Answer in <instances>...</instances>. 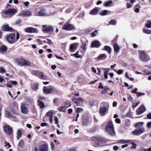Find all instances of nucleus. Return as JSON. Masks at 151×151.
<instances>
[{
    "label": "nucleus",
    "mask_w": 151,
    "mask_h": 151,
    "mask_svg": "<svg viewBox=\"0 0 151 151\" xmlns=\"http://www.w3.org/2000/svg\"><path fill=\"white\" fill-rule=\"evenodd\" d=\"M16 37L15 33H11L8 34L6 36V40L10 44L14 43L17 41L19 38V33L17 31H16Z\"/></svg>",
    "instance_id": "nucleus-1"
},
{
    "label": "nucleus",
    "mask_w": 151,
    "mask_h": 151,
    "mask_svg": "<svg viewBox=\"0 0 151 151\" xmlns=\"http://www.w3.org/2000/svg\"><path fill=\"white\" fill-rule=\"evenodd\" d=\"M106 131L111 136L115 135V132L114 128V126L111 121H109L106 125Z\"/></svg>",
    "instance_id": "nucleus-2"
},
{
    "label": "nucleus",
    "mask_w": 151,
    "mask_h": 151,
    "mask_svg": "<svg viewBox=\"0 0 151 151\" xmlns=\"http://www.w3.org/2000/svg\"><path fill=\"white\" fill-rule=\"evenodd\" d=\"M9 109L15 115H18L19 110L18 104L15 101L12 102L9 106Z\"/></svg>",
    "instance_id": "nucleus-3"
},
{
    "label": "nucleus",
    "mask_w": 151,
    "mask_h": 151,
    "mask_svg": "<svg viewBox=\"0 0 151 151\" xmlns=\"http://www.w3.org/2000/svg\"><path fill=\"white\" fill-rule=\"evenodd\" d=\"M17 62L18 64L21 66H30L31 65V63L29 61L26 60L23 58L17 59Z\"/></svg>",
    "instance_id": "nucleus-4"
},
{
    "label": "nucleus",
    "mask_w": 151,
    "mask_h": 151,
    "mask_svg": "<svg viewBox=\"0 0 151 151\" xmlns=\"http://www.w3.org/2000/svg\"><path fill=\"white\" fill-rule=\"evenodd\" d=\"M139 55L140 59L143 62L147 61L150 59L149 57L147 56L145 52L143 51H139Z\"/></svg>",
    "instance_id": "nucleus-5"
},
{
    "label": "nucleus",
    "mask_w": 151,
    "mask_h": 151,
    "mask_svg": "<svg viewBox=\"0 0 151 151\" xmlns=\"http://www.w3.org/2000/svg\"><path fill=\"white\" fill-rule=\"evenodd\" d=\"M46 99L45 97L41 96L39 97V99L37 101V105L39 106L40 108L42 109L45 107V104L42 101V100Z\"/></svg>",
    "instance_id": "nucleus-6"
},
{
    "label": "nucleus",
    "mask_w": 151,
    "mask_h": 151,
    "mask_svg": "<svg viewBox=\"0 0 151 151\" xmlns=\"http://www.w3.org/2000/svg\"><path fill=\"white\" fill-rule=\"evenodd\" d=\"M62 28L64 30L70 31L75 29L74 25L68 22H66L63 26Z\"/></svg>",
    "instance_id": "nucleus-7"
},
{
    "label": "nucleus",
    "mask_w": 151,
    "mask_h": 151,
    "mask_svg": "<svg viewBox=\"0 0 151 151\" xmlns=\"http://www.w3.org/2000/svg\"><path fill=\"white\" fill-rule=\"evenodd\" d=\"M43 28L42 30L45 32L48 33L50 32H52L53 31V28L51 26H46V25H43Z\"/></svg>",
    "instance_id": "nucleus-8"
},
{
    "label": "nucleus",
    "mask_w": 151,
    "mask_h": 151,
    "mask_svg": "<svg viewBox=\"0 0 151 151\" xmlns=\"http://www.w3.org/2000/svg\"><path fill=\"white\" fill-rule=\"evenodd\" d=\"M1 29L5 32H13L15 31L13 28L9 27L7 24L3 25Z\"/></svg>",
    "instance_id": "nucleus-9"
},
{
    "label": "nucleus",
    "mask_w": 151,
    "mask_h": 151,
    "mask_svg": "<svg viewBox=\"0 0 151 151\" xmlns=\"http://www.w3.org/2000/svg\"><path fill=\"white\" fill-rule=\"evenodd\" d=\"M3 128L4 132L6 134H11L12 133H13L12 129L9 126L5 125Z\"/></svg>",
    "instance_id": "nucleus-10"
},
{
    "label": "nucleus",
    "mask_w": 151,
    "mask_h": 151,
    "mask_svg": "<svg viewBox=\"0 0 151 151\" xmlns=\"http://www.w3.org/2000/svg\"><path fill=\"white\" fill-rule=\"evenodd\" d=\"M17 12V10L14 9H9L8 10L4 12V13L6 15H13Z\"/></svg>",
    "instance_id": "nucleus-11"
},
{
    "label": "nucleus",
    "mask_w": 151,
    "mask_h": 151,
    "mask_svg": "<svg viewBox=\"0 0 151 151\" xmlns=\"http://www.w3.org/2000/svg\"><path fill=\"white\" fill-rule=\"evenodd\" d=\"M107 112L106 108L104 106H102L99 108V113L101 116H105Z\"/></svg>",
    "instance_id": "nucleus-12"
},
{
    "label": "nucleus",
    "mask_w": 151,
    "mask_h": 151,
    "mask_svg": "<svg viewBox=\"0 0 151 151\" xmlns=\"http://www.w3.org/2000/svg\"><path fill=\"white\" fill-rule=\"evenodd\" d=\"M72 100L77 105H78L80 103H82L83 101V99L81 97H78L77 99L75 96H73L72 98Z\"/></svg>",
    "instance_id": "nucleus-13"
},
{
    "label": "nucleus",
    "mask_w": 151,
    "mask_h": 151,
    "mask_svg": "<svg viewBox=\"0 0 151 151\" xmlns=\"http://www.w3.org/2000/svg\"><path fill=\"white\" fill-rule=\"evenodd\" d=\"M25 32L29 33L38 32L37 29L33 27H27L25 29Z\"/></svg>",
    "instance_id": "nucleus-14"
},
{
    "label": "nucleus",
    "mask_w": 151,
    "mask_h": 151,
    "mask_svg": "<svg viewBox=\"0 0 151 151\" xmlns=\"http://www.w3.org/2000/svg\"><path fill=\"white\" fill-rule=\"evenodd\" d=\"M43 90L44 93L49 94L53 91L54 89L51 88H47L46 86H44L43 88Z\"/></svg>",
    "instance_id": "nucleus-15"
},
{
    "label": "nucleus",
    "mask_w": 151,
    "mask_h": 151,
    "mask_svg": "<svg viewBox=\"0 0 151 151\" xmlns=\"http://www.w3.org/2000/svg\"><path fill=\"white\" fill-rule=\"evenodd\" d=\"M138 129L135 130L132 132V133L135 135H138L143 133L145 131L144 128L141 129Z\"/></svg>",
    "instance_id": "nucleus-16"
},
{
    "label": "nucleus",
    "mask_w": 151,
    "mask_h": 151,
    "mask_svg": "<svg viewBox=\"0 0 151 151\" xmlns=\"http://www.w3.org/2000/svg\"><path fill=\"white\" fill-rule=\"evenodd\" d=\"M7 50V46L4 45H0V52L2 54H5Z\"/></svg>",
    "instance_id": "nucleus-17"
},
{
    "label": "nucleus",
    "mask_w": 151,
    "mask_h": 151,
    "mask_svg": "<svg viewBox=\"0 0 151 151\" xmlns=\"http://www.w3.org/2000/svg\"><path fill=\"white\" fill-rule=\"evenodd\" d=\"M40 151H48V147L47 144H42L40 145L39 147Z\"/></svg>",
    "instance_id": "nucleus-18"
},
{
    "label": "nucleus",
    "mask_w": 151,
    "mask_h": 151,
    "mask_svg": "<svg viewBox=\"0 0 151 151\" xmlns=\"http://www.w3.org/2000/svg\"><path fill=\"white\" fill-rule=\"evenodd\" d=\"M101 45V43L97 40H94L91 43V46L93 47H99Z\"/></svg>",
    "instance_id": "nucleus-19"
},
{
    "label": "nucleus",
    "mask_w": 151,
    "mask_h": 151,
    "mask_svg": "<svg viewBox=\"0 0 151 151\" xmlns=\"http://www.w3.org/2000/svg\"><path fill=\"white\" fill-rule=\"evenodd\" d=\"M37 77L41 79L47 80V76L44 74L43 72H41L40 70L38 73Z\"/></svg>",
    "instance_id": "nucleus-20"
},
{
    "label": "nucleus",
    "mask_w": 151,
    "mask_h": 151,
    "mask_svg": "<svg viewBox=\"0 0 151 151\" xmlns=\"http://www.w3.org/2000/svg\"><path fill=\"white\" fill-rule=\"evenodd\" d=\"M6 115H8V117L12 118L14 119H16V117L14 115V114L11 111H6Z\"/></svg>",
    "instance_id": "nucleus-21"
},
{
    "label": "nucleus",
    "mask_w": 151,
    "mask_h": 151,
    "mask_svg": "<svg viewBox=\"0 0 151 151\" xmlns=\"http://www.w3.org/2000/svg\"><path fill=\"white\" fill-rule=\"evenodd\" d=\"M77 43H73L71 44L70 47V50L71 52H73L76 51L78 46Z\"/></svg>",
    "instance_id": "nucleus-22"
},
{
    "label": "nucleus",
    "mask_w": 151,
    "mask_h": 151,
    "mask_svg": "<svg viewBox=\"0 0 151 151\" xmlns=\"http://www.w3.org/2000/svg\"><path fill=\"white\" fill-rule=\"evenodd\" d=\"M145 110V108L144 105H141L137 109V112L138 114H140L144 112Z\"/></svg>",
    "instance_id": "nucleus-23"
},
{
    "label": "nucleus",
    "mask_w": 151,
    "mask_h": 151,
    "mask_svg": "<svg viewBox=\"0 0 151 151\" xmlns=\"http://www.w3.org/2000/svg\"><path fill=\"white\" fill-rule=\"evenodd\" d=\"M21 110L22 113L26 114L27 113L28 110L25 104H22L21 106Z\"/></svg>",
    "instance_id": "nucleus-24"
},
{
    "label": "nucleus",
    "mask_w": 151,
    "mask_h": 151,
    "mask_svg": "<svg viewBox=\"0 0 151 151\" xmlns=\"http://www.w3.org/2000/svg\"><path fill=\"white\" fill-rule=\"evenodd\" d=\"M102 70L104 71V76L106 79H107L108 78V76L109 72V69L107 68H102Z\"/></svg>",
    "instance_id": "nucleus-25"
},
{
    "label": "nucleus",
    "mask_w": 151,
    "mask_h": 151,
    "mask_svg": "<svg viewBox=\"0 0 151 151\" xmlns=\"http://www.w3.org/2000/svg\"><path fill=\"white\" fill-rule=\"evenodd\" d=\"M144 123L143 122H140L137 123L135 125V127L137 129H141L143 128V127Z\"/></svg>",
    "instance_id": "nucleus-26"
},
{
    "label": "nucleus",
    "mask_w": 151,
    "mask_h": 151,
    "mask_svg": "<svg viewBox=\"0 0 151 151\" xmlns=\"http://www.w3.org/2000/svg\"><path fill=\"white\" fill-rule=\"evenodd\" d=\"M99 11V9L98 8H95L91 11L90 14L92 15H95L98 14Z\"/></svg>",
    "instance_id": "nucleus-27"
},
{
    "label": "nucleus",
    "mask_w": 151,
    "mask_h": 151,
    "mask_svg": "<svg viewBox=\"0 0 151 151\" xmlns=\"http://www.w3.org/2000/svg\"><path fill=\"white\" fill-rule=\"evenodd\" d=\"M112 1H109L105 2L104 4V5L105 7H111L112 6Z\"/></svg>",
    "instance_id": "nucleus-28"
},
{
    "label": "nucleus",
    "mask_w": 151,
    "mask_h": 151,
    "mask_svg": "<svg viewBox=\"0 0 151 151\" xmlns=\"http://www.w3.org/2000/svg\"><path fill=\"white\" fill-rule=\"evenodd\" d=\"M102 50L106 51L109 54L111 53V48L108 46H105Z\"/></svg>",
    "instance_id": "nucleus-29"
},
{
    "label": "nucleus",
    "mask_w": 151,
    "mask_h": 151,
    "mask_svg": "<svg viewBox=\"0 0 151 151\" xmlns=\"http://www.w3.org/2000/svg\"><path fill=\"white\" fill-rule=\"evenodd\" d=\"M17 140H19V139L21 137L22 135V133L21 132V130L20 129H19L17 131Z\"/></svg>",
    "instance_id": "nucleus-30"
},
{
    "label": "nucleus",
    "mask_w": 151,
    "mask_h": 151,
    "mask_svg": "<svg viewBox=\"0 0 151 151\" xmlns=\"http://www.w3.org/2000/svg\"><path fill=\"white\" fill-rule=\"evenodd\" d=\"M100 139V138L99 137H92V141L95 143H97Z\"/></svg>",
    "instance_id": "nucleus-31"
},
{
    "label": "nucleus",
    "mask_w": 151,
    "mask_h": 151,
    "mask_svg": "<svg viewBox=\"0 0 151 151\" xmlns=\"http://www.w3.org/2000/svg\"><path fill=\"white\" fill-rule=\"evenodd\" d=\"M102 89L103 90L101 93L102 94H105L109 90V88L106 86H104Z\"/></svg>",
    "instance_id": "nucleus-32"
},
{
    "label": "nucleus",
    "mask_w": 151,
    "mask_h": 151,
    "mask_svg": "<svg viewBox=\"0 0 151 151\" xmlns=\"http://www.w3.org/2000/svg\"><path fill=\"white\" fill-rule=\"evenodd\" d=\"M22 14L25 16H30L31 15V13L29 11H27L24 12Z\"/></svg>",
    "instance_id": "nucleus-33"
},
{
    "label": "nucleus",
    "mask_w": 151,
    "mask_h": 151,
    "mask_svg": "<svg viewBox=\"0 0 151 151\" xmlns=\"http://www.w3.org/2000/svg\"><path fill=\"white\" fill-rule=\"evenodd\" d=\"M113 47L114 51L117 52H118L119 50V48L118 45L116 43H115Z\"/></svg>",
    "instance_id": "nucleus-34"
},
{
    "label": "nucleus",
    "mask_w": 151,
    "mask_h": 151,
    "mask_svg": "<svg viewBox=\"0 0 151 151\" xmlns=\"http://www.w3.org/2000/svg\"><path fill=\"white\" fill-rule=\"evenodd\" d=\"M38 14L40 16H44L45 14V10L44 9H41L40 11L38 12Z\"/></svg>",
    "instance_id": "nucleus-35"
},
{
    "label": "nucleus",
    "mask_w": 151,
    "mask_h": 151,
    "mask_svg": "<svg viewBox=\"0 0 151 151\" xmlns=\"http://www.w3.org/2000/svg\"><path fill=\"white\" fill-rule=\"evenodd\" d=\"M107 58V56L105 54H102L100 55L98 57L99 60H101L104 59H106Z\"/></svg>",
    "instance_id": "nucleus-36"
},
{
    "label": "nucleus",
    "mask_w": 151,
    "mask_h": 151,
    "mask_svg": "<svg viewBox=\"0 0 151 151\" xmlns=\"http://www.w3.org/2000/svg\"><path fill=\"white\" fill-rule=\"evenodd\" d=\"M66 108L65 107V106H60L58 108V111H62L63 112H65V109H66Z\"/></svg>",
    "instance_id": "nucleus-37"
},
{
    "label": "nucleus",
    "mask_w": 151,
    "mask_h": 151,
    "mask_svg": "<svg viewBox=\"0 0 151 151\" xmlns=\"http://www.w3.org/2000/svg\"><path fill=\"white\" fill-rule=\"evenodd\" d=\"M145 25L147 28H151V20H147L145 24Z\"/></svg>",
    "instance_id": "nucleus-38"
},
{
    "label": "nucleus",
    "mask_w": 151,
    "mask_h": 151,
    "mask_svg": "<svg viewBox=\"0 0 151 151\" xmlns=\"http://www.w3.org/2000/svg\"><path fill=\"white\" fill-rule=\"evenodd\" d=\"M143 32L144 33L148 34H151V29H149L146 28H143Z\"/></svg>",
    "instance_id": "nucleus-39"
},
{
    "label": "nucleus",
    "mask_w": 151,
    "mask_h": 151,
    "mask_svg": "<svg viewBox=\"0 0 151 151\" xmlns=\"http://www.w3.org/2000/svg\"><path fill=\"white\" fill-rule=\"evenodd\" d=\"M130 141L129 140H125L124 139H122L119 140L118 141V143L119 144H124L128 143L130 142Z\"/></svg>",
    "instance_id": "nucleus-40"
},
{
    "label": "nucleus",
    "mask_w": 151,
    "mask_h": 151,
    "mask_svg": "<svg viewBox=\"0 0 151 151\" xmlns=\"http://www.w3.org/2000/svg\"><path fill=\"white\" fill-rule=\"evenodd\" d=\"M24 141L22 139H21L19 141L18 144V146L20 147H21L22 146L24 145Z\"/></svg>",
    "instance_id": "nucleus-41"
},
{
    "label": "nucleus",
    "mask_w": 151,
    "mask_h": 151,
    "mask_svg": "<svg viewBox=\"0 0 151 151\" xmlns=\"http://www.w3.org/2000/svg\"><path fill=\"white\" fill-rule=\"evenodd\" d=\"M39 71V70H33L32 71L31 73L33 75L37 76Z\"/></svg>",
    "instance_id": "nucleus-42"
},
{
    "label": "nucleus",
    "mask_w": 151,
    "mask_h": 151,
    "mask_svg": "<svg viewBox=\"0 0 151 151\" xmlns=\"http://www.w3.org/2000/svg\"><path fill=\"white\" fill-rule=\"evenodd\" d=\"M32 88L33 90H37L38 88V84L37 83H35L32 86Z\"/></svg>",
    "instance_id": "nucleus-43"
},
{
    "label": "nucleus",
    "mask_w": 151,
    "mask_h": 151,
    "mask_svg": "<svg viewBox=\"0 0 151 151\" xmlns=\"http://www.w3.org/2000/svg\"><path fill=\"white\" fill-rule=\"evenodd\" d=\"M108 12V11L107 10H103L101 12L100 14L101 15H105L107 14Z\"/></svg>",
    "instance_id": "nucleus-44"
},
{
    "label": "nucleus",
    "mask_w": 151,
    "mask_h": 151,
    "mask_svg": "<svg viewBox=\"0 0 151 151\" xmlns=\"http://www.w3.org/2000/svg\"><path fill=\"white\" fill-rule=\"evenodd\" d=\"M98 32V30H95L93 33L91 34V36L93 37H95L96 36V34Z\"/></svg>",
    "instance_id": "nucleus-45"
},
{
    "label": "nucleus",
    "mask_w": 151,
    "mask_h": 151,
    "mask_svg": "<svg viewBox=\"0 0 151 151\" xmlns=\"http://www.w3.org/2000/svg\"><path fill=\"white\" fill-rule=\"evenodd\" d=\"M116 20H112L109 22V23L110 24L112 25H114L116 24Z\"/></svg>",
    "instance_id": "nucleus-46"
},
{
    "label": "nucleus",
    "mask_w": 151,
    "mask_h": 151,
    "mask_svg": "<svg viewBox=\"0 0 151 151\" xmlns=\"http://www.w3.org/2000/svg\"><path fill=\"white\" fill-rule=\"evenodd\" d=\"M12 81H10L9 82H7V84L6 86L7 87L9 88H11L12 86Z\"/></svg>",
    "instance_id": "nucleus-47"
},
{
    "label": "nucleus",
    "mask_w": 151,
    "mask_h": 151,
    "mask_svg": "<svg viewBox=\"0 0 151 151\" xmlns=\"http://www.w3.org/2000/svg\"><path fill=\"white\" fill-rule=\"evenodd\" d=\"M25 101L29 103H32V99L29 97H27L26 98Z\"/></svg>",
    "instance_id": "nucleus-48"
},
{
    "label": "nucleus",
    "mask_w": 151,
    "mask_h": 151,
    "mask_svg": "<svg viewBox=\"0 0 151 151\" xmlns=\"http://www.w3.org/2000/svg\"><path fill=\"white\" fill-rule=\"evenodd\" d=\"M83 110L81 108H78L76 109V112L77 113H79L81 112V111H83Z\"/></svg>",
    "instance_id": "nucleus-49"
},
{
    "label": "nucleus",
    "mask_w": 151,
    "mask_h": 151,
    "mask_svg": "<svg viewBox=\"0 0 151 151\" xmlns=\"http://www.w3.org/2000/svg\"><path fill=\"white\" fill-rule=\"evenodd\" d=\"M140 103L139 101H137L136 103H133L132 105V107L133 108H135Z\"/></svg>",
    "instance_id": "nucleus-50"
},
{
    "label": "nucleus",
    "mask_w": 151,
    "mask_h": 151,
    "mask_svg": "<svg viewBox=\"0 0 151 151\" xmlns=\"http://www.w3.org/2000/svg\"><path fill=\"white\" fill-rule=\"evenodd\" d=\"M71 104L70 103L68 102H67L65 103V106L66 108H67L71 106Z\"/></svg>",
    "instance_id": "nucleus-51"
},
{
    "label": "nucleus",
    "mask_w": 151,
    "mask_h": 151,
    "mask_svg": "<svg viewBox=\"0 0 151 151\" xmlns=\"http://www.w3.org/2000/svg\"><path fill=\"white\" fill-rule=\"evenodd\" d=\"M78 51H77V52L73 54V56L76 58H80L81 57V55H78Z\"/></svg>",
    "instance_id": "nucleus-52"
},
{
    "label": "nucleus",
    "mask_w": 151,
    "mask_h": 151,
    "mask_svg": "<svg viewBox=\"0 0 151 151\" xmlns=\"http://www.w3.org/2000/svg\"><path fill=\"white\" fill-rule=\"evenodd\" d=\"M145 95L144 93H142L141 92H138L137 93V97H139L141 96H143Z\"/></svg>",
    "instance_id": "nucleus-53"
},
{
    "label": "nucleus",
    "mask_w": 151,
    "mask_h": 151,
    "mask_svg": "<svg viewBox=\"0 0 151 151\" xmlns=\"http://www.w3.org/2000/svg\"><path fill=\"white\" fill-rule=\"evenodd\" d=\"M22 19H19L17 20L16 21L15 23L16 24H19L21 23V22H22Z\"/></svg>",
    "instance_id": "nucleus-54"
},
{
    "label": "nucleus",
    "mask_w": 151,
    "mask_h": 151,
    "mask_svg": "<svg viewBox=\"0 0 151 151\" xmlns=\"http://www.w3.org/2000/svg\"><path fill=\"white\" fill-rule=\"evenodd\" d=\"M143 72L145 75H149L151 73L150 72H149L148 70L146 69L143 70Z\"/></svg>",
    "instance_id": "nucleus-55"
},
{
    "label": "nucleus",
    "mask_w": 151,
    "mask_h": 151,
    "mask_svg": "<svg viewBox=\"0 0 151 151\" xmlns=\"http://www.w3.org/2000/svg\"><path fill=\"white\" fill-rule=\"evenodd\" d=\"M46 115L47 116L49 117H52V113L50 111H49L48 112H47L46 113Z\"/></svg>",
    "instance_id": "nucleus-56"
},
{
    "label": "nucleus",
    "mask_w": 151,
    "mask_h": 151,
    "mask_svg": "<svg viewBox=\"0 0 151 151\" xmlns=\"http://www.w3.org/2000/svg\"><path fill=\"white\" fill-rule=\"evenodd\" d=\"M132 6V5L131 4L127 3V9H129L131 8Z\"/></svg>",
    "instance_id": "nucleus-57"
},
{
    "label": "nucleus",
    "mask_w": 151,
    "mask_h": 151,
    "mask_svg": "<svg viewBox=\"0 0 151 151\" xmlns=\"http://www.w3.org/2000/svg\"><path fill=\"white\" fill-rule=\"evenodd\" d=\"M54 120L55 122V124H57L58 123V120L57 116H55L54 117Z\"/></svg>",
    "instance_id": "nucleus-58"
},
{
    "label": "nucleus",
    "mask_w": 151,
    "mask_h": 151,
    "mask_svg": "<svg viewBox=\"0 0 151 151\" xmlns=\"http://www.w3.org/2000/svg\"><path fill=\"white\" fill-rule=\"evenodd\" d=\"M124 72V71L122 70H119L118 71H117L116 72L117 74H118L119 75H120L122 74L123 72Z\"/></svg>",
    "instance_id": "nucleus-59"
},
{
    "label": "nucleus",
    "mask_w": 151,
    "mask_h": 151,
    "mask_svg": "<svg viewBox=\"0 0 151 151\" xmlns=\"http://www.w3.org/2000/svg\"><path fill=\"white\" fill-rule=\"evenodd\" d=\"M47 41V43H48L49 45H50L51 44H52V41L50 39H46Z\"/></svg>",
    "instance_id": "nucleus-60"
},
{
    "label": "nucleus",
    "mask_w": 151,
    "mask_h": 151,
    "mask_svg": "<svg viewBox=\"0 0 151 151\" xmlns=\"http://www.w3.org/2000/svg\"><path fill=\"white\" fill-rule=\"evenodd\" d=\"M36 41L38 42L39 44L40 45H42L43 44L42 42V41L40 40V39H37L36 40Z\"/></svg>",
    "instance_id": "nucleus-61"
},
{
    "label": "nucleus",
    "mask_w": 151,
    "mask_h": 151,
    "mask_svg": "<svg viewBox=\"0 0 151 151\" xmlns=\"http://www.w3.org/2000/svg\"><path fill=\"white\" fill-rule=\"evenodd\" d=\"M5 70L2 67L0 68V73H3L5 72Z\"/></svg>",
    "instance_id": "nucleus-62"
},
{
    "label": "nucleus",
    "mask_w": 151,
    "mask_h": 151,
    "mask_svg": "<svg viewBox=\"0 0 151 151\" xmlns=\"http://www.w3.org/2000/svg\"><path fill=\"white\" fill-rule=\"evenodd\" d=\"M115 121L116 123L120 124L121 123L120 120L119 118H116L115 119Z\"/></svg>",
    "instance_id": "nucleus-63"
},
{
    "label": "nucleus",
    "mask_w": 151,
    "mask_h": 151,
    "mask_svg": "<svg viewBox=\"0 0 151 151\" xmlns=\"http://www.w3.org/2000/svg\"><path fill=\"white\" fill-rule=\"evenodd\" d=\"M104 87L103 86V85L101 83H99V85L98 87V88H101L103 89Z\"/></svg>",
    "instance_id": "nucleus-64"
}]
</instances>
